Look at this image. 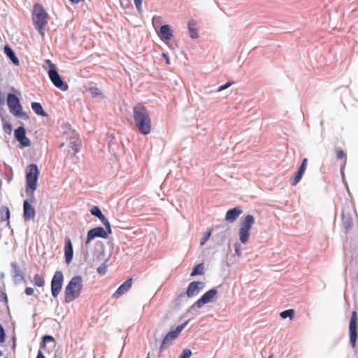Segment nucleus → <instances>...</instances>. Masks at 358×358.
I'll list each match as a JSON object with an SVG mask.
<instances>
[{"instance_id": "nucleus-45", "label": "nucleus", "mask_w": 358, "mask_h": 358, "mask_svg": "<svg viewBox=\"0 0 358 358\" xmlns=\"http://www.w3.org/2000/svg\"><path fill=\"white\" fill-rule=\"evenodd\" d=\"M136 10L141 13L142 12V2L143 0H134Z\"/></svg>"}, {"instance_id": "nucleus-53", "label": "nucleus", "mask_w": 358, "mask_h": 358, "mask_svg": "<svg viewBox=\"0 0 358 358\" xmlns=\"http://www.w3.org/2000/svg\"><path fill=\"white\" fill-rule=\"evenodd\" d=\"M36 358H46L41 349L38 351Z\"/></svg>"}, {"instance_id": "nucleus-26", "label": "nucleus", "mask_w": 358, "mask_h": 358, "mask_svg": "<svg viewBox=\"0 0 358 358\" xmlns=\"http://www.w3.org/2000/svg\"><path fill=\"white\" fill-rule=\"evenodd\" d=\"M229 234L227 231H222L217 234H216L214 237V241L217 245H223L227 239Z\"/></svg>"}, {"instance_id": "nucleus-25", "label": "nucleus", "mask_w": 358, "mask_h": 358, "mask_svg": "<svg viewBox=\"0 0 358 358\" xmlns=\"http://www.w3.org/2000/svg\"><path fill=\"white\" fill-rule=\"evenodd\" d=\"M31 107L33 111L39 116L47 117L48 113L44 110L43 106L39 102H31Z\"/></svg>"}, {"instance_id": "nucleus-10", "label": "nucleus", "mask_w": 358, "mask_h": 358, "mask_svg": "<svg viewBox=\"0 0 358 358\" xmlns=\"http://www.w3.org/2000/svg\"><path fill=\"white\" fill-rule=\"evenodd\" d=\"M64 283V275L61 271H57L51 280L50 287L51 294L54 298L59 294Z\"/></svg>"}, {"instance_id": "nucleus-18", "label": "nucleus", "mask_w": 358, "mask_h": 358, "mask_svg": "<svg viewBox=\"0 0 358 358\" xmlns=\"http://www.w3.org/2000/svg\"><path fill=\"white\" fill-rule=\"evenodd\" d=\"M73 257V245L69 237L65 238L64 245V258L66 264H69Z\"/></svg>"}, {"instance_id": "nucleus-7", "label": "nucleus", "mask_w": 358, "mask_h": 358, "mask_svg": "<svg viewBox=\"0 0 358 358\" xmlns=\"http://www.w3.org/2000/svg\"><path fill=\"white\" fill-rule=\"evenodd\" d=\"M217 294L218 292L216 288H212L208 290L188 308L187 312L192 313V311L194 310L196 308H201L205 304L213 302L214 298Z\"/></svg>"}, {"instance_id": "nucleus-12", "label": "nucleus", "mask_w": 358, "mask_h": 358, "mask_svg": "<svg viewBox=\"0 0 358 358\" xmlns=\"http://www.w3.org/2000/svg\"><path fill=\"white\" fill-rule=\"evenodd\" d=\"M112 234V230L104 229L102 227H96L90 229L87 234L85 245L90 243L95 238H107L109 234Z\"/></svg>"}, {"instance_id": "nucleus-59", "label": "nucleus", "mask_w": 358, "mask_h": 358, "mask_svg": "<svg viewBox=\"0 0 358 358\" xmlns=\"http://www.w3.org/2000/svg\"><path fill=\"white\" fill-rule=\"evenodd\" d=\"M345 186H346L347 189H348V184H347V182H345Z\"/></svg>"}, {"instance_id": "nucleus-36", "label": "nucleus", "mask_w": 358, "mask_h": 358, "mask_svg": "<svg viewBox=\"0 0 358 358\" xmlns=\"http://www.w3.org/2000/svg\"><path fill=\"white\" fill-rule=\"evenodd\" d=\"M211 234H212L211 229H208L203 234L202 238L200 240L201 245H204L206 243V242L209 240L210 237L211 236Z\"/></svg>"}, {"instance_id": "nucleus-15", "label": "nucleus", "mask_w": 358, "mask_h": 358, "mask_svg": "<svg viewBox=\"0 0 358 358\" xmlns=\"http://www.w3.org/2000/svg\"><path fill=\"white\" fill-rule=\"evenodd\" d=\"M307 164L308 159L306 158L303 159L297 171L294 174L293 177L290 179V185L292 186H295L300 182L306 171Z\"/></svg>"}, {"instance_id": "nucleus-1", "label": "nucleus", "mask_w": 358, "mask_h": 358, "mask_svg": "<svg viewBox=\"0 0 358 358\" xmlns=\"http://www.w3.org/2000/svg\"><path fill=\"white\" fill-rule=\"evenodd\" d=\"M133 117L138 131L147 135L151 131V120L148 109L138 103L133 108Z\"/></svg>"}, {"instance_id": "nucleus-8", "label": "nucleus", "mask_w": 358, "mask_h": 358, "mask_svg": "<svg viewBox=\"0 0 358 358\" xmlns=\"http://www.w3.org/2000/svg\"><path fill=\"white\" fill-rule=\"evenodd\" d=\"M40 171L38 165L31 164L27 166L26 172V187L29 189L37 187Z\"/></svg>"}, {"instance_id": "nucleus-29", "label": "nucleus", "mask_w": 358, "mask_h": 358, "mask_svg": "<svg viewBox=\"0 0 358 358\" xmlns=\"http://www.w3.org/2000/svg\"><path fill=\"white\" fill-rule=\"evenodd\" d=\"M204 273V265L203 263H199V264H196L192 271H191V273H190V276L193 277V276H196V275H202Z\"/></svg>"}, {"instance_id": "nucleus-41", "label": "nucleus", "mask_w": 358, "mask_h": 358, "mask_svg": "<svg viewBox=\"0 0 358 358\" xmlns=\"http://www.w3.org/2000/svg\"><path fill=\"white\" fill-rule=\"evenodd\" d=\"M192 351L189 348L184 349L180 355L179 356V358H189L192 355Z\"/></svg>"}, {"instance_id": "nucleus-47", "label": "nucleus", "mask_w": 358, "mask_h": 358, "mask_svg": "<svg viewBox=\"0 0 358 358\" xmlns=\"http://www.w3.org/2000/svg\"><path fill=\"white\" fill-rule=\"evenodd\" d=\"M34 290L31 287H27L24 289V293L27 296H31L34 294Z\"/></svg>"}, {"instance_id": "nucleus-14", "label": "nucleus", "mask_w": 358, "mask_h": 358, "mask_svg": "<svg viewBox=\"0 0 358 358\" xmlns=\"http://www.w3.org/2000/svg\"><path fill=\"white\" fill-rule=\"evenodd\" d=\"M11 267V275L13 279V282L15 284H20L22 282H25V276L23 272L22 271L20 267L15 262H12L10 263Z\"/></svg>"}, {"instance_id": "nucleus-5", "label": "nucleus", "mask_w": 358, "mask_h": 358, "mask_svg": "<svg viewBox=\"0 0 358 358\" xmlns=\"http://www.w3.org/2000/svg\"><path fill=\"white\" fill-rule=\"evenodd\" d=\"M7 105L10 112L16 117L23 120L29 118L27 113L23 111L22 106L20 103V98L12 92H9L7 95Z\"/></svg>"}, {"instance_id": "nucleus-39", "label": "nucleus", "mask_w": 358, "mask_h": 358, "mask_svg": "<svg viewBox=\"0 0 358 358\" xmlns=\"http://www.w3.org/2000/svg\"><path fill=\"white\" fill-rule=\"evenodd\" d=\"M234 84V82L233 81H228L224 85H220V87H218L215 92H220L223 90H227V88H229V87H231L232 85Z\"/></svg>"}, {"instance_id": "nucleus-4", "label": "nucleus", "mask_w": 358, "mask_h": 358, "mask_svg": "<svg viewBox=\"0 0 358 358\" xmlns=\"http://www.w3.org/2000/svg\"><path fill=\"white\" fill-rule=\"evenodd\" d=\"M48 75L53 85L62 91H66L69 85L59 75L57 66L50 59H46Z\"/></svg>"}, {"instance_id": "nucleus-51", "label": "nucleus", "mask_w": 358, "mask_h": 358, "mask_svg": "<svg viewBox=\"0 0 358 358\" xmlns=\"http://www.w3.org/2000/svg\"><path fill=\"white\" fill-rule=\"evenodd\" d=\"M152 22L153 25H155V23H160V17L159 16H154L152 19Z\"/></svg>"}, {"instance_id": "nucleus-55", "label": "nucleus", "mask_w": 358, "mask_h": 358, "mask_svg": "<svg viewBox=\"0 0 358 358\" xmlns=\"http://www.w3.org/2000/svg\"><path fill=\"white\" fill-rule=\"evenodd\" d=\"M15 340H16L15 336H13V337H12V341H13L12 348H15V345H15Z\"/></svg>"}, {"instance_id": "nucleus-32", "label": "nucleus", "mask_w": 358, "mask_h": 358, "mask_svg": "<svg viewBox=\"0 0 358 358\" xmlns=\"http://www.w3.org/2000/svg\"><path fill=\"white\" fill-rule=\"evenodd\" d=\"M294 310L291 308L283 310L280 313V316L282 319L289 318L290 320H292L294 317Z\"/></svg>"}, {"instance_id": "nucleus-22", "label": "nucleus", "mask_w": 358, "mask_h": 358, "mask_svg": "<svg viewBox=\"0 0 358 358\" xmlns=\"http://www.w3.org/2000/svg\"><path fill=\"white\" fill-rule=\"evenodd\" d=\"M187 29L189 37L192 39H196L199 38V26L194 20L191 19L188 21Z\"/></svg>"}, {"instance_id": "nucleus-17", "label": "nucleus", "mask_w": 358, "mask_h": 358, "mask_svg": "<svg viewBox=\"0 0 358 358\" xmlns=\"http://www.w3.org/2000/svg\"><path fill=\"white\" fill-rule=\"evenodd\" d=\"M157 34L162 41H169L173 38V30L169 24H162L157 31Z\"/></svg>"}, {"instance_id": "nucleus-56", "label": "nucleus", "mask_w": 358, "mask_h": 358, "mask_svg": "<svg viewBox=\"0 0 358 358\" xmlns=\"http://www.w3.org/2000/svg\"><path fill=\"white\" fill-rule=\"evenodd\" d=\"M69 1H71L72 3H78L82 0H69Z\"/></svg>"}, {"instance_id": "nucleus-52", "label": "nucleus", "mask_w": 358, "mask_h": 358, "mask_svg": "<svg viewBox=\"0 0 358 358\" xmlns=\"http://www.w3.org/2000/svg\"><path fill=\"white\" fill-rule=\"evenodd\" d=\"M162 57L166 59V63L167 64H170V60H169V56L167 55V54H166V53L163 52V53L162 54Z\"/></svg>"}, {"instance_id": "nucleus-61", "label": "nucleus", "mask_w": 358, "mask_h": 358, "mask_svg": "<svg viewBox=\"0 0 358 358\" xmlns=\"http://www.w3.org/2000/svg\"><path fill=\"white\" fill-rule=\"evenodd\" d=\"M268 358H273V356L270 355Z\"/></svg>"}, {"instance_id": "nucleus-31", "label": "nucleus", "mask_w": 358, "mask_h": 358, "mask_svg": "<svg viewBox=\"0 0 358 358\" xmlns=\"http://www.w3.org/2000/svg\"><path fill=\"white\" fill-rule=\"evenodd\" d=\"M32 282L35 286L42 287L45 284L44 278L42 275L36 273L33 277Z\"/></svg>"}, {"instance_id": "nucleus-2", "label": "nucleus", "mask_w": 358, "mask_h": 358, "mask_svg": "<svg viewBox=\"0 0 358 358\" xmlns=\"http://www.w3.org/2000/svg\"><path fill=\"white\" fill-rule=\"evenodd\" d=\"M48 19V14L43 6L39 3L34 4L32 10V21L35 29L42 37L45 36Z\"/></svg>"}, {"instance_id": "nucleus-30", "label": "nucleus", "mask_w": 358, "mask_h": 358, "mask_svg": "<svg viewBox=\"0 0 358 358\" xmlns=\"http://www.w3.org/2000/svg\"><path fill=\"white\" fill-rule=\"evenodd\" d=\"M1 220L2 221H9L10 217V212L8 207L1 206L0 208Z\"/></svg>"}, {"instance_id": "nucleus-28", "label": "nucleus", "mask_w": 358, "mask_h": 358, "mask_svg": "<svg viewBox=\"0 0 358 358\" xmlns=\"http://www.w3.org/2000/svg\"><path fill=\"white\" fill-rule=\"evenodd\" d=\"M87 92L94 98L102 99L104 97L103 92L96 87L92 86L87 89Z\"/></svg>"}, {"instance_id": "nucleus-6", "label": "nucleus", "mask_w": 358, "mask_h": 358, "mask_svg": "<svg viewBox=\"0 0 358 358\" xmlns=\"http://www.w3.org/2000/svg\"><path fill=\"white\" fill-rule=\"evenodd\" d=\"M255 222V217L252 215H247L241 222L238 231L239 240L241 243H246L250 236V230Z\"/></svg>"}, {"instance_id": "nucleus-21", "label": "nucleus", "mask_w": 358, "mask_h": 358, "mask_svg": "<svg viewBox=\"0 0 358 358\" xmlns=\"http://www.w3.org/2000/svg\"><path fill=\"white\" fill-rule=\"evenodd\" d=\"M3 52L15 66H19L20 60L15 51L9 45L6 44L4 45Z\"/></svg>"}, {"instance_id": "nucleus-60", "label": "nucleus", "mask_w": 358, "mask_h": 358, "mask_svg": "<svg viewBox=\"0 0 358 358\" xmlns=\"http://www.w3.org/2000/svg\"><path fill=\"white\" fill-rule=\"evenodd\" d=\"M2 355V352L0 350V357Z\"/></svg>"}, {"instance_id": "nucleus-62", "label": "nucleus", "mask_w": 358, "mask_h": 358, "mask_svg": "<svg viewBox=\"0 0 358 358\" xmlns=\"http://www.w3.org/2000/svg\"><path fill=\"white\" fill-rule=\"evenodd\" d=\"M320 124H321V125H322V124H323V122H322V121H321V122H320Z\"/></svg>"}, {"instance_id": "nucleus-3", "label": "nucleus", "mask_w": 358, "mask_h": 358, "mask_svg": "<svg viewBox=\"0 0 358 358\" xmlns=\"http://www.w3.org/2000/svg\"><path fill=\"white\" fill-rule=\"evenodd\" d=\"M83 288V278L80 275L73 276L68 282L64 289V301L66 303L78 298Z\"/></svg>"}, {"instance_id": "nucleus-48", "label": "nucleus", "mask_w": 358, "mask_h": 358, "mask_svg": "<svg viewBox=\"0 0 358 358\" xmlns=\"http://www.w3.org/2000/svg\"><path fill=\"white\" fill-rule=\"evenodd\" d=\"M5 104V96L3 93L0 90V107Z\"/></svg>"}, {"instance_id": "nucleus-13", "label": "nucleus", "mask_w": 358, "mask_h": 358, "mask_svg": "<svg viewBox=\"0 0 358 358\" xmlns=\"http://www.w3.org/2000/svg\"><path fill=\"white\" fill-rule=\"evenodd\" d=\"M14 136L20 143V148H27L31 145L30 139L26 136V129L22 125L19 126L14 131Z\"/></svg>"}, {"instance_id": "nucleus-37", "label": "nucleus", "mask_w": 358, "mask_h": 358, "mask_svg": "<svg viewBox=\"0 0 358 358\" xmlns=\"http://www.w3.org/2000/svg\"><path fill=\"white\" fill-rule=\"evenodd\" d=\"M90 213L96 217H99V216H101V215L102 214V212L100 209V208L97 206H94L91 209H90Z\"/></svg>"}, {"instance_id": "nucleus-24", "label": "nucleus", "mask_w": 358, "mask_h": 358, "mask_svg": "<svg viewBox=\"0 0 358 358\" xmlns=\"http://www.w3.org/2000/svg\"><path fill=\"white\" fill-rule=\"evenodd\" d=\"M341 216H342V224H343V228L345 229V233L347 234L352 228L353 220L350 214L345 215L343 212L341 214Z\"/></svg>"}, {"instance_id": "nucleus-46", "label": "nucleus", "mask_w": 358, "mask_h": 358, "mask_svg": "<svg viewBox=\"0 0 358 358\" xmlns=\"http://www.w3.org/2000/svg\"><path fill=\"white\" fill-rule=\"evenodd\" d=\"M234 250H235V252L237 255H241V245L240 243H235L234 245Z\"/></svg>"}, {"instance_id": "nucleus-58", "label": "nucleus", "mask_w": 358, "mask_h": 358, "mask_svg": "<svg viewBox=\"0 0 358 358\" xmlns=\"http://www.w3.org/2000/svg\"><path fill=\"white\" fill-rule=\"evenodd\" d=\"M87 254H88V252H87V251H86L85 255V258H86V257H87Z\"/></svg>"}, {"instance_id": "nucleus-23", "label": "nucleus", "mask_w": 358, "mask_h": 358, "mask_svg": "<svg viewBox=\"0 0 358 358\" xmlns=\"http://www.w3.org/2000/svg\"><path fill=\"white\" fill-rule=\"evenodd\" d=\"M176 338H173V336H169V332H168L164 338H163L162 343H161V345H160V347H159V354H158V357H161L162 352L166 349L168 348L170 345H172V341L173 340H175Z\"/></svg>"}, {"instance_id": "nucleus-57", "label": "nucleus", "mask_w": 358, "mask_h": 358, "mask_svg": "<svg viewBox=\"0 0 358 358\" xmlns=\"http://www.w3.org/2000/svg\"><path fill=\"white\" fill-rule=\"evenodd\" d=\"M150 352H148L145 358H150Z\"/></svg>"}, {"instance_id": "nucleus-20", "label": "nucleus", "mask_w": 358, "mask_h": 358, "mask_svg": "<svg viewBox=\"0 0 358 358\" xmlns=\"http://www.w3.org/2000/svg\"><path fill=\"white\" fill-rule=\"evenodd\" d=\"M133 278H130L122 282L113 294V297L119 298L125 292H128L132 285Z\"/></svg>"}, {"instance_id": "nucleus-54", "label": "nucleus", "mask_w": 358, "mask_h": 358, "mask_svg": "<svg viewBox=\"0 0 358 358\" xmlns=\"http://www.w3.org/2000/svg\"><path fill=\"white\" fill-rule=\"evenodd\" d=\"M189 319L186 320L185 322H184L183 323H182L181 324H180V326H182V329H184L187 324H188V322H189Z\"/></svg>"}, {"instance_id": "nucleus-9", "label": "nucleus", "mask_w": 358, "mask_h": 358, "mask_svg": "<svg viewBox=\"0 0 358 358\" xmlns=\"http://www.w3.org/2000/svg\"><path fill=\"white\" fill-rule=\"evenodd\" d=\"M357 320V313L355 310H353L351 313L349 324L350 344L352 348H355L357 345V341L358 337Z\"/></svg>"}, {"instance_id": "nucleus-38", "label": "nucleus", "mask_w": 358, "mask_h": 358, "mask_svg": "<svg viewBox=\"0 0 358 358\" xmlns=\"http://www.w3.org/2000/svg\"><path fill=\"white\" fill-rule=\"evenodd\" d=\"M182 326L180 325H178L176 327V329L174 330H171L169 332V336H173V338H176L179 334H180V332L182 331Z\"/></svg>"}, {"instance_id": "nucleus-49", "label": "nucleus", "mask_w": 358, "mask_h": 358, "mask_svg": "<svg viewBox=\"0 0 358 358\" xmlns=\"http://www.w3.org/2000/svg\"><path fill=\"white\" fill-rule=\"evenodd\" d=\"M345 165V160H344L343 164L341 165V170H340L341 171V176H342V178H343V181L345 180V173H344Z\"/></svg>"}, {"instance_id": "nucleus-33", "label": "nucleus", "mask_w": 358, "mask_h": 358, "mask_svg": "<svg viewBox=\"0 0 358 358\" xmlns=\"http://www.w3.org/2000/svg\"><path fill=\"white\" fill-rule=\"evenodd\" d=\"M55 338L52 336L50 335H44L42 337V341L40 343V349L44 348L48 343L54 342Z\"/></svg>"}, {"instance_id": "nucleus-40", "label": "nucleus", "mask_w": 358, "mask_h": 358, "mask_svg": "<svg viewBox=\"0 0 358 358\" xmlns=\"http://www.w3.org/2000/svg\"><path fill=\"white\" fill-rule=\"evenodd\" d=\"M107 265L106 262L102 263L96 269V271L99 274L103 275L106 273Z\"/></svg>"}, {"instance_id": "nucleus-34", "label": "nucleus", "mask_w": 358, "mask_h": 358, "mask_svg": "<svg viewBox=\"0 0 358 358\" xmlns=\"http://www.w3.org/2000/svg\"><path fill=\"white\" fill-rule=\"evenodd\" d=\"M37 187H34L33 189H29L28 187H25V192L26 194L29 196V199H27L29 201V203H34L36 201V199L34 196V192L36 189Z\"/></svg>"}, {"instance_id": "nucleus-43", "label": "nucleus", "mask_w": 358, "mask_h": 358, "mask_svg": "<svg viewBox=\"0 0 358 358\" xmlns=\"http://www.w3.org/2000/svg\"><path fill=\"white\" fill-rule=\"evenodd\" d=\"M71 147L72 150H73V155H76L78 152H79V142L77 141H74L73 142H71Z\"/></svg>"}, {"instance_id": "nucleus-50", "label": "nucleus", "mask_w": 358, "mask_h": 358, "mask_svg": "<svg viewBox=\"0 0 358 358\" xmlns=\"http://www.w3.org/2000/svg\"><path fill=\"white\" fill-rule=\"evenodd\" d=\"M3 299V301L6 302V303H8V297L7 295L5 293H3L0 291V300Z\"/></svg>"}, {"instance_id": "nucleus-35", "label": "nucleus", "mask_w": 358, "mask_h": 358, "mask_svg": "<svg viewBox=\"0 0 358 358\" xmlns=\"http://www.w3.org/2000/svg\"><path fill=\"white\" fill-rule=\"evenodd\" d=\"M98 219L104 225L106 229H108V231L112 230L109 220L103 213L99 216V217H98Z\"/></svg>"}, {"instance_id": "nucleus-27", "label": "nucleus", "mask_w": 358, "mask_h": 358, "mask_svg": "<svg viewBox=\"0 0 358 358\" xmlns=\"http://www.w3.org/2000/svg\"><path fill=\"white\" fill-rule=\"evenodd\" d=\"M0 119L2 123V128L3 131L7 134L10 135L13 131L12 124L8 121L6 117L2 114L0 115Z\"/></svg>"}, {"instance_id": "nucleus-19", "label": "nucleus", "mask_w": 358, "mask_h": 358, "mask_svg": "<svg viewBox=\"0 0 358 358\" xmlns=\"http://www.w3.org/2000/svg\"><path fill=\"white\" fill-rule=\"evenodd\" d=\"M243 209L240 206H236L229 209L225 215L224 220L229 222L233 223L242 214Z\"/></svg>"}, {"instance_id": "nucleus-44", "label": "nucleus", "mask_w": 358, "mask_h": 358, "mask_svg": "<svg viewBox=\"0 0 358 358\" xmlns=\"http://www.w3.org/2000/svg\"><path fill=\"white\" fill-rule=\"evenodd\" d=\"M336 157L338 159L345 158V160L346 161V155L343 150H336Z\"/></svg>"}, {"instance_id": "nucleus-42", "label": "nucleus", "mask_w": 358, "mask_h": 358, "mask_svg": "<svg viewBox=\"0 0 358 358\" xmlns=\"http://www.w3.org/2000/svg\"><path fill=\"white\" fill-rule=\"evenodd\" d=\"M6 331L3 325L0 323V343H3L6 341Z\"/></svg>"}, {"instance_id": "nucleus-11", "label": "nucleus", "mask_w": 358, "mask_h": 358, "mask_svg": "<svg viewBox=\"0 0 358 358\" xmlns=\"http://www.w3.org/2000/svg\"><path fill=\"white\" fill-rule=\"evenodd\" d=\"M205 285V282L201 281H192L188 285L186 291L180 293L178 298L184 296H187L188 298L194 297L200 293Z\"/></svg>"}, {"instance_id": "nucleus-16", "label": "nucleus", "mask_w": 358, "mask_h": 358, "mask_svg": "<svg viewBox=\"0 0 358 358\" xmlns=\"http://www.w3.org/2000/svg\"><path fill=\"white\" fill-rule=\"evenodd\" d=\"M36 215L34 207L29 203L28 199L23 201V219L25 222L33 220Z\"/></svg>"}, {"instance_id": "nucleus-63", "label": "nucleus", "mask_w": 358, "mask_h": 358, "mask_svg": "<svg viewBox=\"0 0 358 358\" xmlns=\"http://www.w3.org/2000/svg\"><path fill=\"white\" fill-rule=\"evenodd\" d=\"M5 358H8V357H5Z\"/></svg>"}]
</instances>
